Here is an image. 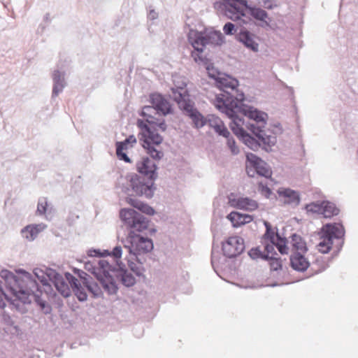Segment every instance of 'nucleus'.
<instances>
[{
    "label": "nucleus",
    "instance_id": "obj_29",
    "mask_svg": "<svg viewBox=\"0 0 358 358\" xmlns=\"http://www.w3.org/2000/svg\"><path fill=\"white\" fill-rule=\"evenodd\" d=\"M205 34L207 45H221L224 43V36L220 31L212 30Z\"/></svg>",
    "mask_w": 358,
    "mask_h": 358
},
{
    "label": "nucleus",
    "instance_id": "obj_24",
    "mask_svg": "<svg viewBox=\"0 0 358 358\" xmlns=\"http://www.w3.org/2000/svg\"><path fill=\"white\" fill-rule=\"evenodd\" d=\"M210 77L213 78L210 75ZM213 78L215 80L217 87L223 91L222 94H225V92H227L226 89H231L232 91H234L238 86V81L236 79L222 77H213Z\"/></svg>",
    "mask_w": 358,
    "mask_h": 358
},
{
    "label": "nucleus",
    "instance_id": "obj_35",
    "mask_svg": "<svg viewBox=\"0 0 358 358\" xmlns=\"http://www.w3.org/2000/svg\"><path fill=\"white\" fill-rule=\"evenodd\" d=\"M203 48L204 47L203 46L199 47V45H196V48H194V51L192 52L191 56L195 62L207 64L209 62L208 59L201 55L203 52Z\"/></svg>",
    "mask_w": 358,
    "mask_h": 358
},
{
    "label": "nucleus",
    "instance_id": "obj_42",
    "mask_svg": "<svg viewBox=\"0 0 358 358\" xmlns=\"http://www.w3.org/2000/svg\"><path fill=\"white\" fill-rule=\"evenodd\" d=\"M145 122L149 125L155 126L156 129L159 128L162 131H165L167 129V125L164 119L159 120L155 117L152 120L145 119Z\"/></svg>",
    "mask_w": 358,
    "mask_h": 358
},
{
    "label": "nucleus",
    "instance_id": "obj_39",
    "mask_svg": "<svg viewBox=\"0 0 358 358\" xmlns=\"http://www.w3.org/2000/svg\"><path fill=\"white\" fill-rule=\"evenodd\" d=\"M246 161L250 163V168L252 170L257 169L264 162L259 157L251 152L246 153Z\"/></svg>",
    "mask_w": 358,
    "mask_h": 358
},
{
    "label": "nucleus",
    "instance_id": "obj_50",
    "mask_svg": "<svg viewBox=\"0 0 358 358\" xmlns=\"http://www.w3.org/2000/svg\"><path fill=\"white\" fill-rule=\"evenodd\" d=\"M48 203L45 198H41L38 200L36 212L39 215H43L47 210Z\"/></svg>",
    "mask_w": 358,
    "mask_h": 358
},
{
    "label": "nucleus",
    "instance_id": "obj_58",
    "mask_svg": "<svg viewBox=\"0 0 358 358\" xmlns=\"http://www.w3.org/2000/svg\"><path fill=\"white\" fill-rule=\"evenodd\" d=\"M129 145L125 143L124 141H117L115 143V148L117 150H126L129 148Z\"/></svg>",
    "mask_w": 358,
    "mask_h": 358
},
{
    "label": "nucleus",
    "instance_id": "obj_31",
    "mask_svg": "<svg viewBox=\"0 0 358 358\" xmlns=\"http://www.w3.org/2000/svg\"><path fill=\"white\" fill-rule=\"evenodd\" d=\"M83 286L90 292L94 299L103 298V294L97 282L92 280L83 282Z\"/></svg>",
    "mask_w": 358,
    "mask_h": 358
},
{
    "label": "nucleus",
    "instance_id": "obj_28",
    "mask_svg": "<svg viewBox=\"0 0 358 358\" xmlns=\"http://www.w3.org/2000/svg\"><path fill=\"white\" fill-rule=\"evenodd\" d=\"M290 238L291 245L292 249L295 250L294 252L306 253L308 251L306 243L301 236L294 233L291 235Z\"/></svg>",
    "mask_w": 358,
    "mask_h": 358
},
{
    "label": "nucleus",
    "instance_id": "obj_10",
    "mask_svg": "<svg viewBox=\"0 0 358 358\" xmlns=\"http://www.w3.org/2000/svg\"><path fill=\"white\" fill-rule=\"evenodd\" d=\"M223 255L228 258H234L240 255L245 250L244 240L238 236L229 237L222 242Z\"/></svg>",
    "mask_w": 358,
    "mask_h": 358
},
{
    "label": "nucleus",
    "instance_id": "obj_26",
    "mask_svg": "<svg viewBox=\"0 0 358 358\" xmlns=\"http://www.w3.org/2000/svg\"><path fill=\"white\" fill-rule=\"evenodd\" d=\"M248 176L253 178L255 174H257L262 177L268 178L271 177L272 171L269 166L265 162L262 164H260L257 169L252 170L251 168L246 169Z\"/></svg>",
    "mask_w": 358,
    "mask_h": 358
},
{
    "label": "nucleus",
    "instance_id": "obj_41",
    "mask_svg": "<svg viewBox=\"0 0 358 358\" xmlns=\"http://www.w3.org/2000/svg\"><path fill=\"white\" fill-rule=\"evenodd\" d=\"M73 292L79 301L84 302L87 301V294L81 284L74 287Z\"/></svg>",
    "mask_w": 358,
    "mask_h": 358
},
{
    "label": "nucleus",
    "instance_id": "obj_19",
    "mask_svg": "<svg viewBox=\"0 0 358 358\" xmlns=\"http://www.w3.org/2000/svg\"><path fill=\"white\" fill-rule=\"evenodd\" d=\"M290 266L296 271L305 272L310 266V262L305 257L304 253L293 252L290 255Z\"/></svg>",
    "mask_w": 358,
    "mask_h": 358
},
{
    "label": "nucleus",
    "instance_id": "obj_64",
    "mask_svg": "<svg viewBox=\"0 0 358 358\" xmlns=\"http://www.w3.org/2000/svg\"><path fill=\"white\" fill-rule=\"evenodd\" d=\"M34 273V275L37 278H38L42 273H43V271L39 269V268H35L33 271Z\"/></svg>",
    "mask_w": 358,
    "mask_h": 358
},
{
    "label": "nucleus",
    "instance_id": "obj_8",
    "mask_svg": "<svg viewBox=\"0 0 358 358\" xmlns=\"http://www.w3.org/2000/svg\"><path fill=\"white\" fill-rule=\"evenodd\" d=\"M127 178L132 191L131 195L148 199H150L154 196L155 192L157 190V187L155 184L156 180L141 177L135 173L128 174Z\"/></svg>",
    "mask_w": 358,
    "mask_h": 358
},
{
    "label": "nucleus",
    "instance_id": "obj_16",
    "mask_svg": "<svg viewBox=\"0 0 358 358\" xmlns=\"http://www.w3.org/2000/svg\"><path fill=\"white\" fill-rule=\"evenodd\" d=\"M236 91V95L232 94L229 92H225V94H217L215 96V106L217 108H222L224 106H222V101L226 102L228 105V103L230 101H233L232 103L235 102L238 106L241 105H245L243 101H245V94L243 92H239L237 88L234 90Z\"/></svg>",
    "mask_w": 358,
    "mask_h": 358
},
{
    "label": "nucleus",
    "instance_id": "obj_52",
    "mask_svg": "<svg viewBox=\"0 0 358 358\" xmlns=\"http://www.w3.org/2000/svg\"><path fill=\"white\" fill-rule=\"evenodd\" d=\"M306 208L307 211L312 213H321L322 211V202L320 203H311L306 205Z\"/></svg>",
    "mask_w": 358,
    "mask_h": 358
},
{
    "label": "nucleus",
    "instance_id": "obj_48",
    "mask_svg": "<svg viewBox=\"0 0 358 358\" xmlns=\"http://www.w3.org/2000/svg\"><path fill=\"white\" fill-rule=\"evenodd\" d=\"M258 187L259 190L266 198L269 199L272 195H273L274 197L276 198V196L273 194L272 190L266 185H264L262 182H259L258 184Z\"/></svg>",
    "mask_w": 358,
    "mask_h": 358
},
{
    "label": "nucleus",
    "instance_id": "obj_1",
    "mask_svg": "<svg viewBox=\"0 0 358 358\" xmlns=\"http://www.w3.org/2000/svg\"><path fill=\"white\" fill-rule=\"evenodd\" d=\"M16 272L20 276L15 275L7 269H2L0 271V277L5 281L6 289L15 298L12 299L5 294L6 299L14 305L15 301L30 304L33 297L41 311L45 315L50 314L52 308L41 299L39 294H37L38 292H41V287L32 274L22 268H19Z\"/></svg>",
    "mask_w": 358,
    "mask_h": 358
},
{
    "label": "nucleus",
    "instance_id": "obj_4",
    "mask_svg": "<svg viewBox=\"0 0 358 358\" xmlns=\"http://www.w3.org/2000/svg\"><path fill=\"white\" fill-rule=\"evenodd\" d=\"M241 110L243 115L248 117L250 120L255 122V123L248 122L245 127L258 140L260 148L267 152L272 151L271 148L275 145L277 138L275 136L266 134L264 130L268 118L267 113L248 105H242Z\"/></svg>",
    "mask_w": 358,
    "mask_h": 358
},
{
    "label": "nucleus",
    "instance_id": "obj_38",
    "mask_svg": "<svg viewBox=\"0 0 358 358\" xmlns=\"http://www.w3.org/2000/svg\"><path fill=\"white\" fill-rule=\"evenodd\" d=\"M287 238L285 237L282 238L279 235V234H277V242L275 241V245L280 254H287L289 248L287 247Z\"/></svg>",
    "mask_w": 358,
    "mask_h": 358
},
{
    "label": "nucleus",
    "instance_id": "obj_34",
    "mask_svg": "<svg viewBox=\"0 0 358 358\" xmlns=\"http://www.w3.org/2000/svg\"><path fill=\"white\" fill-rule=\"evenodd\" d=\"M243 213L232 211L227 215V218L231 222L233 227L237 228L243 225Z\"/></svg>",
    "mask_w": 358,
    "mask_h": 358
},
{
    "label": "nucleus",
    "instance_id": "obj_17",
    "mask_svg": "<svg viewBox=\"0 0 358 358\" xmlns=\"http://www.w3.org/2000/svg\"><path fill=\"white\" fill-rule=\"evenodd\" d=\"M238 41L254 52L259 50V44L254 39V34L245 28L241 29L236 36Z\"/></svg>",
    "mask_w": 358,
    "mask_h": 358
},
{
    "label": "nucleus",
    "instance_id": "obj_5",
    "mask_svg": "<svg viewBox=\"0 0 358 358\" xmlns=\"http://www.w3.org/2000/svg\"><path fill=\"white\" fill-rule=\"evenodd\" d=\"M232 102L233 101H230L227 105L226 102L222 101L224 108L217 109L231 120L229 128L232 132L250 149L257 151L260 148L259 142L243 127L247 122L238 115V113L243 115L242 105L238 106L235 102Z\"/></svg>",
    "mask_w": 358,
    "mask_h": 358
},
{
    "label": "nucleus",
    "instance_id": "obj_23",
    "mask_svg": "<svg viewBox=\"0 0 358 358\" xmlns=\"http://www.w3.org/2000/svg\"><path fill=\"white\" fill-rule=\"evenodd\" d=\"M280 196H283L286 199L285 203L294 205L296 206L300 203V197L298 192L289 188H280L278 190Z\"/></svg>",
    "mask_w": 358,
    "mask_h": 358
},
{
    "label": "nucleus",
    "instance_id": "obj_33",
    "mask_svg": "<svg viewBox=\"0 0 358 358\" xmlns=\"http://www.w3.org/2000/svg\"><path fill=\"white\" fill-rule=\"evenodd\" d=\"M264 225L266 228V231L263 235V238L271 243H275V237H277V234H278V229L275 231L272 228L271 224L268 221H264Z\"/></svg>",
    "mask_w": 358,
    "mask_h": 358
},
{
    "label": "nucleus",
    "instance_id": "obj_12",
    "mask_svg": "<svg viewBox=\"0 0 358 358\" xmlns=\"http://www.w3.org/2000/svg\"><path fill=\"white\" fill-rule=\"evenodd\" d=\"M149 102L152 105L156 113L159 115L166 116L173 113L172 105L169 101L160 93H151L149 96Z\"/></svg>",
    "mask_w": 358,
    "mask_h": 358
},
{
    "label": "nucleus",
    "instance_id": "obj_25",
    "mask_svg": "<svg viewBox=\"0 0 358 358\" xmlns=\"http://www.w3.org/2000/svg\"><path fill=\"white\" fill-rule=\"evenodd\" d=\"M41 230V224H29L22 228L20 233L23 238L29 241H33L36 238Z\"/></svg>",
    "mask_w": 358,
    "mask_h": 358
},
{
    "label": "nucleus",
    "instance_id": "obj_55",
    "mask_svg": "<svg viewBox=\"0 0 358 358\" xmlns=\"http://www.w3.org/2000/svg\"><path fill=\"white\" fill-rule=\"evenodd\" d=\"M275 243H271L270 242L266 243L264 245V252L265 254H268V256H278V253L275 252L274 249Z\"/></svg>",
    "mask_w": 358,
    "mask_h": 358
},
{
    "label": "nucleus",
    "instance_id": "obj_6",
    "mask_svg": "<svg viewBox=\"0 0 358 358\" xmlns=\"http://www.w3.org/2000/svg\"><path fill=\"white\" fill-rule=\"evenodd\" d=\"M186 84L182 83V87L172 89L173 100L177 103L178 108L183 114L189 117L194 123V127L200 129L207 124V118L205 117L196 108L194 102L190 99L188 90L185 88Z\"/></svg>",
    "mask_w": 358,
    "mask_h": 358
},
{
    "label": "nucleus",
    "instance_id": "obj_7",
    "mask_svg": "<svg viewBox=\"0 0 358 358\" xmlns=\"http://www.w3.org/2000/svg\"><path fill=\"white\" fill-rule=\"evenodd\" d=\"M317 235L321 239L317 245L318 250L327 254L332 248L334 238L340 239L345 236V229L341 223H327L323 225Z\"/></svg>",
    "mask_w": 358,
    "mask_h": 358
},
{
    "label": "nucleus",
    "instance_id": "obj_18",
    "mask_svg": "<svg viewBox=\"0 0 358 358\" xmlns=\"http://www.w3.org/2000/svg\"><path fill=\"white\" fill-rule=\"evenodd\" d=\"M115 273L117 279L124 286L131 287L136 283L135 277L128 271L124 263H117V271Z\"/></svg>",
    "mask_w": 358,
    "mask_h": 358
},
{
    "label": "nucleus",
    "instance_id": "obj_47",
    "mask_svg": "<svg viewBox=\"0 0 358 358\" xmlns=\"http://www.w3.org/2000/svg\"><path fill=\"white\" fill-rule=\"evenodd\" d=\"M227 140V145L230 149L233 155H238L239 153V149L236 145V141L234 137L229 134V137H226Z\"/></svg>",
    "mask_w": 358,
    "mask_h": 358
},
{
    "label": "nucleus",
    "instance_id": "obj_46",
    "mask_svg": "<svg viewBox=\"0 0 358 358\" xmlns=\"http://www.w3.org/2000/svg\"><path fill=\"white\" fill-rule=\"evenodd\" d=\"M152 110H154V108L152 104L151 106H145L139 113V115L144 118L145 117L146 119L152 120L155 119V117L151 114Z\"/></svg>",
    "mask_w": 358,
    "mask_h": 358
},
{
    "label": "nucleus",
    "instance_id": "obj_30",
    "mask_svg": "<svg viewBox=\"0 0 358 358\" xmlns=\"http://www.w3.org/2000/svg\"><path fill=\"white\" fill-rule=\"evenodd\" d=\"M206 40V34L202 32L196 31L188 34V41L193 48H196V45L205 47L207 45Z\"/></svg>",
    "mask_w": 358,
    "mask_h": 358
},
{
    "label": "nucleus",
    "instance_id": "obj_15",
    "mask_svg": "<svg viewBox=\"0 0 358 358\" xmlns=\"http://www.w3.org/2000/svg\"><path fill=\"white\" fill-rule=\"evenodd\" d=\"M45 275L63 297L67 298L71 296V292L69 285L60 273L54 269L47 268Z\"/></svg>",
    "mask_w": 358,
    "mask_h": 358
},
{
    "label": "nucleus",
    "instance_id": "obj_36",
    "mask_svg": "<svg viewBox=\"0 0 358 358\" xmlns=\"http://www.w3.org/2000/svg\"><path fill=\"white\" fill-rule=\"evenodd\" d=\"M156 145H150L144 147L146 153L155 161H159L164 157V152L162 150L157 149Z\"/></svg>",
    "mask_w": 358,
    "mask_h": 358
},
{
    "label": "nucleus",
    "instance_id": "obj_45",
    "mask_svg": "<svg viewBox=\"0 0 358 358\" xmlns=\"http://www.w3.org/2000/svg\"><path fill=\"white\" fill-rule=\"evenodd\" d=\"M222 122H223L220 118L213 115H208L207 118V124L213 129H215V128L217 129V127Z\"/></svg>",
    "mask_w": 358,
    "mask_h": 358
},
{
    "label": "nucleus",
    "instance_id": "obj_51",
    "mask_svg": "<svg viewBox=\"0 0 358 358\" xmlns=\"http://www.w3.org/2000/svg\"><path fill=\"white\" fill-rule=\"evenodd\" d=\"M110 252L111 257H113L116 260L117 264L122 262L121 261H120L122 255V249L120 245H116L115 248H113V250L110 251Z\"/></svg>",
    "mask_w": 358,
    "mask_h": 358
},
{
    "label": "nucleus",
    "instance_id": "obj_3",
    "mask_svg": "<svg viewBox=\"0 0 358 358\" xmlns=\"http://www.w3.org/2000/svg\"><path fill=\"white\" fill-rule=\"evenodd\" d=\"M213 8L219 15L235 22L241 20L243 24H247L246 20L242 19L243 17L246 16L247 10L256 20L269 25V23L266 21L268 17V13L260 8L248 4L247 0H217L213 3Z\"/></svg>",
    "mask_w": 358,
    "mask_h": 358
},
{
    "label": "nucleus",
    "instance_id": "obj_44",
    "mask_svg": "<svg viewBox=\"0 0 358 358\" xmlns=\"http://www.w3.org/2000/svg\"><path fill=\"white\" fill-rule=\"evenodd\" d=\"M238 27L232 22H227L223 27V31L227 36H232L237 32Z\"/></svg>",
    "mask_w": 358,
    "mask_h": 358
},
{
    "label": "nucleus",
    "instance_id": "obj_63",
    "mask_svg": "<svg viewBox=\"0 0 358 358\" xmlns=\"http://www.w3.org/2000/svg\"><path fill=\"white\" fill-rule=\"evenodd\" d=\"M148 17L150 20H155L158 17V13L155 10H151L149 12Z\"/></svg>",
    "mask_w": 358,
    "mask_h": 358
},
{
    "label": "nucleus",
    "instance_id": "obj_2",
    "mask_svg": "<svg viewBox=\"0 0 358 358\" xmlns=\"http://www.w3.org/2000/svg\"><path fill=\"white\" fill-rule=\"evenodd\" d=\"M120 218L123 224L129 229L124 248L128 252L149 253L154 248L151 238L138 234L148 229L150 220L133 208H122Z\"/></svg>",
    "mask_w": 358,
    "mask_h": 358
},
{
    "label": "nucleus",
    "instance_id": "obj_62",
    "mask_svg": "<svg viewBox=\"0 0 358 358\" xmlns=\"http://www.w3.org/2000/svg\"><path fill=\"white\" fill-rule=\"evenodd\" d=\"M252 220H253V216L252 215H249V214H244L243 213V225L245 224L250 223V222L252 221Z\"/></svg>",
    "mask_w": 358,
    "mask_h": 358
},
{
    "label": "nucleus",
    "instance_id": "obj_60",
    "mask_svg": "<svg viewBox=\"0 0 358 358\" xmlns=\"http://www.w3.org/2000/svg\"><path fill=\"white\" fill-rule=\"evenodd\" d=\"M38 280L43 286L48 287V288L51 289L48 280L44 275L43 273L41 274V275L38 278Z\"/></svg>",
    "mask_w": 358,
    "mask_h": 358
},
{
    "label": "nucleus",
    "instance_id": "obj_11",
    "mask_svg": "<svg viewBox=\"0 0 358 358\" xmlns=\"http://www.w3.org/2000/svg\"><path fill=\"white\" fill-rule=\"evenodd\" d=\"M96 266H97V268H98V271L100 272V275H106L107 278H104L105 280V283L107 285V286L108 287L109 289H112L111 287L113 285L115 286V287L113 288L114 291L113 292H106L108 293V295H113V294H116L117 291H118V285L114 278V277L110 273V271H112V272H116V271H117V266H114L113 265H111L108 261L106 260V259H99V260H96Z\"/></svg>",
    "mask_w": 358,
    "mask_h": 358
},
{
    "label": "nucleus",
    "instance_id": "obj_37",
    "mask_svg": "<svg viewBox=\"0 0 358 358\" xmlns=\"http://www.w3.org/2000/svg\"><path fill=\"white\" fill-rule=\"evenodd\" d=\"M248 255L252 259H261L263 260H268L270 256L268 254H265L264 252H262L259 247H255L251 248L248 252Z\"/></svg>",
    "mask_w": 358,
    "mask_h": 358
},
{
    "label": "nucleus",
    "instance_id": "obj_9",
    "mask_svg": "<svg viewBox=\"0 0 358 358\" xmlns=\"http://www.w3.org/2000/svg\"><path fill=\"white\" fill-rule=\"evenodd\" d=\"M137 126L141 129L139 141L143 148L150 145L159 146L163 142V137L157 132L155 127L149 125L145 120L138 119Z\"/></svg>",
    "mask_w": 358,
    "mask_h": 358
},
{
    "label": "nucleus",
    "instance_id": "obj_56",
    "mask_svg": "<svg viewBox=\"0 0 358 358\" xmlns=\"http://www.w3.org/2000/svg\"><path fill=\"white\" fill-rule=\"evenodd\" d=\"M116 155L120 160L124 161L126 163L131 162L130 157L127 155L126 152H124V150H116Z\"/></svg>",
    "mask_w": 358,
    "mask_h": 358
},
{
    "label": "nucleus",
    "instance_id": "obj_53",
    "mask_svg": "<svg viewBox=\"0 0 358 358\" xmlns=\"http://www.w3.org/2000/svg\"><path fill=\"white\" fill-rule=\"evenodd\" d=\"M214 131L218 135L222 136L224 138L229 137V136L230 134V132L229 131L228 129L226 127V126L224 125V124L223 122L217 127V129L215 128V129H214Z\"/></svg>",
    "mask_w": 358,
    "mask_h": 358
},
{
    "label": "nucleus",
    "instance_id": "obj_57",
    "mask_svg": "<svg viewBox=\"0 0 358 358\" xmlns=\"http://www.w3.org/2000/svg\"><path fill=\"white\" fill-rule=\"evenodd\" d=\"M87 255L92 257H101V250L100 249L92 248L87 251Z\"/></svg>",
    "mask_w": 358,
    "mask_h": 358
},
{
    "label": "nucleus",
    "instance_id": "obj_32",
    "mask_svg": "<svg viewBox=\"0 0 358 358\" xmlns=\"http://www.w3.org/2000/svg\"><path fill=\"white\" fill-rule=\"evenodd\" d=\"M338 213L339 209L334 203L329 201H322L321 213L323 214L325 217H331L334 215H337Z\"/></svg>",
    "mask_w": 358,
    "mask_h": 358
},
{
    "label": "nucleus",
    "instance_id": "obj_54",
    "mask_svg": "<svg viewBox=\"0 0 358 358\" xmlns=\"http://www.w3.org/2000/svg\"><path fill=\"white\" fill-rule=\"evenodd\" d=\"M65 277L66 279L68 280L69 283L70 284L72 289L80 284L78 279L73 275L69 272L65 273Z\"/></svg>",
    "mask_w": 358,
    "mask_h": 358
},
{
    "label": "nucleus",
    "instance_id": "obj_14",
    "mask_svg": "<svg viewBox=\"0 0 358 358\" xmlns=\"http://www.w3.org/2000/svg\"><path fill=\"white\" fill-rule=\"evenodd\" d=\"M138 176L156 180L158 177V166L148 156L142 157L136 164Z\"/></svg>",
    "mask_w": 358,
    "mask_h": 358
},
{
    "label": "nucleus",
    "instance_id": "obj_49",
    "mask_svg": "<svg viewBox=\"0 0 358 358\" xmlns=\"http://www.w3.org/2000/svg\"><path fill=\"white\" fill-rule=\"evenodd\" d=\"M73 271L74 274H76L82 281V283L83 284V282L89 281L90 280H92V278L86 272L84 271L74 268L73 269Z\"/></svg>",
    "mask_w": 358,
    "mask_h": 358
},
{
    "label": "nucleus",
    "instance_id": "obj_21",
    "mask_svg": "<svg viewBox=\"0 0 358 358\" xmlns=\"http://www.w3.org/2000/svg\"><path fill=\"white\" fill-rule=\"evenodd\" d=\"M85 269L87 270L88 272L91 273L96 278V279L99 282L101 287L104 289L105 292H113V288L115 287L114 285L111 287L112 289H109L107 285L105 283L104 278H107L106 275H100V272L98 271L96 259H94L92 261H87L85 263Z\"/></svg>",
    "mask_w": 358,
    "mask_h": 358
},
{
    "label": "nucleus",
    "instance_id": "obj_59",
    "mask_svg": "<svg viewBox=\"0 0 358 358\" xmlns=\"http://www.w3.org/2000/svg\"><path fill=\"white\" fill-rule=\"evenodd\" d=\"M124 141L127 144H128L130 147L132 148L134 145L136 143V138L134 135H130Z\"/></svg>",
    "mask_w": 358,
    "mask_h": 358
},
{
    "label": "nucleus",
    "instance_id": "obj_40",
    "mask_svg": "<svg viewBox=\"0 0 358 358\" xmlns=\"http://www.w3.org/2000/svg\"><path fill=\"white\" fill-rule=\"evenodd\" d=\"M246 161L250 163V168L252 170L257 169L264 162L259 157L251 152L246 153Z\"/></svg>",
    "mask_w": 358,
    "mask_h": 358
},
{
    "label": "nucleus",
    "instance_id": "obj_43",
    "mask_svg": "<svg viewBox=\"0 0 358 358\" xmlns=\"http://www.w3.org/2000/svg\"><path fill=\"white\" fill-rule=\"evenodd\" d=\"M268 261L270 262L271 270L277 271L282 269V264L280 257L271 255Z\"/></svg>",
    "mask_w": 358,
    "mask_h": 358
},
{
    "label": "nucleus",
    "instance_id": "obj_13",
    "mask_svg": "<svg viewBox=\"0 0 358 358\" xmlns=\"http://www.w3.org/2000/svg\"><path fill=\"white\" fill-rule=\"evenodd\" d=\"M129 255L125 257L127 265L129 269L138 277L143 276V272L145 269L143 267L147 262V255L148 253L143 252H128Z\"/></svg>",
    "mask_w": 358,
    "mask_h": 358
},
{
    "label": "nucleus",
    "instance_id": "obj_61",
    "mask_svg": "<svg viewBox=\"0 0 358 358\" xmlns=\"http://www.w3.org/2000/svg\"><path fill=\"white\" fill-rule=\"evenodd\" d=\"M263 6L268 10L273 9L276 5L272 3V0H263Z\"/></svg>",
    "mask_w": 358,
    "mask_h": 358
},
{
    "label": "nucleus",
    "instance_id": "obj_27",
    "mask_svg": "<svg viewBox=\"0 0 358 358\" xmlns=\"http://www.w3.org/2000/svg\"><path fill=\"white\" fill-rule=\"evenodd\" d=\"M127 202L142 213H145L148 215H153L155 213V210L152 207L149 206L148 203L138 201L136 199L128 198Z\"/></svg>",
    "mask_w": 358,
    "mask_h": 358
},
{
    "label": "nucleus",
    "instance_id": "obj_20",
    "mask_svg": "<svg viewBox=\"0 0 358 358\" xmlns=\"http://www.w3.org/2000/svg\"><path fill=\"white\" fill-rule=\"evenodd\" d=\"M229 203L234 208L248 211L255 210L259 206L258 203L255 200L249 197L229 198Z\"/></svg>",
    "mask_w": 358,
    "mask_h": 358
},
{
    "label": "nucleus",
    "instance_id": "obj_22",
    "mask_svg": "<svg viewBox=\"0 0 358 358\" xmlns=\"http://www.w3.org/2000/svg\"><path fill=\"white\" fill-rule=\"evenodd\" d=\"M52 78L53 80L52 98H55L63 91L64 88L66 85V82L65 80V72L55 70L52 73Z\"/></svg>",
    "mask_w": 358,
    "mask_h": 358
}]
</instances>
